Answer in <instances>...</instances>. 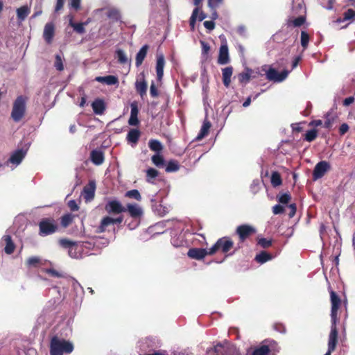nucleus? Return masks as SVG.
<instances>
[{
	"label": "nucleus",
	"mask_w": 355,
	"mask_h": 355,
	"mask_svg": "<svg viewBox=\"0 0 355 355\" xmlns=\"http://www.w3.org/2000/svg\"><path fill=\"white\" fill-rule=\"evenodd\" d=\"M230 62L228 46L227 44H222L219 49L218 63L219 64H226Z\"/></svg>",
	"instance_id": "obj_18"
},
{
	"label": "nucleus",
	"mask_w": 355,
	"mask_h": 355,
	"mask_svg": "<svg viewBox=\"0 0 355 355\" xmlns=\"http://www.w3.org/2000/svg\"><path fill=\"white\" fill-rule=\"evenodd\" d=\"M277 343L273 340H264L261 345L254 349L252 355H275Z\"/></svg>",
	"instance_id": "obj_5"
},
{
	"label": "nucleus",
	"mask_w": 355,
	"mask_h": 355,
	"mask_svg": "<svg viewBox=\"0 0 355 355\" xmlns=\"http://www.w3.org/2000/svg\"><path fill=\"white\" fill-rule=\"evenodd\" d=\"M148 85L144 78L142 80H137L135 83V89L141 98L146 95Z\"/></svg>",
	"instance_id": "obj_26"
},
{
	"label": "nucleus",
	"mask_w": 355,
	"mask_h": 355,
	"mask_svg": "<svg viewBox=\"0 0 355 355\" xmlns=\"http://www.w3.org/2000/svg\"><path fill=\"white\" fill-rule=\"evenodd\" d=\"M96 182L90 180L83 189V197L86 201H90L94 199L95 196Z\"/></svg>",
	"instance_id": "obj_15"
},
{
	"label": "nucleus",
	"mask_w": 355,
	"mask_h": 355,
	"mask_svg": "<svg viewBox=\"0 0 355 355\" xmlns=\"http://www.w3.org/2000/svg\"><path fill=\"white\" fill-rule=\"evenodd\" d=\"M27 101L28 97L23 95L18 96L14 101L10 116L15 122L18 123L24 117Z\"/></svg>",
	"instance_id": "obj_2"
},
{
	"label": "nucleus",
	"mask_w": 355,
	"mask_h": 355,
	"mask_svg": "<svg viewBox=\"0 0 355 355\" xmlns=\"http://www.w3.org/2000/svg\"><path fill=\"white\" fill-rule=\"evenodd\" d=\"M272 241L271 239H267L266 238H261L258 240V245L263 248H268L272 245Z\"/></svg>",
	"instance_id": "obj_50"
},
{
	"label": "nucleus",
	"mask_w": 355,
	"mask_h": 355,
	"mask_svg": "<svg viewBox=\"0 0 355 355\" xmlns=\"http://www.w3.org/2000/svg\"><path fill=\"white\" fill-rule=\"evenodd\" d=\"M223 0H208L209 7L216 8L223 3Z\"/></svg>",
	"instance_id": "obj_60"
},
{
	"label": "nucleus",
	"mask_w": 355,
	"mask_h": 355,
	"mask_svg": "<svg viewBox=\"0 0 355 355\" xmlns=\"http://www.w3.org/2000/svg\"><path fill=\"white\" fill-rule=\"evenodd\" d=\"M103 83L107 84V85H116L119 83L118 78L114 76L109 75L106 76H103Z\"/></svg>",
	"instance_id": "obj_45"
},
{
	"label": "nucleus",
	"mask_w": 355,
	"mask_h": 355,
	"mask_svg": "<svg viewBox=\"0 0 355 355\" xmlns=\"http://www.w3.org/2000/svg\"><path fill=\"white\" fill-rule=\"evenodd\" d=\"M92 107L94 112L98 115L103 114L106 109L105 101L101 98L95 99L92 103Z\"/></svg>",
	"instance_id": "obj_20"
},
{
	"label": "nucleus",
	"mask_w": 355,
	"mask_h": 355,
	"mask_svg": "<svg viewBox=\"0 0 355 355\" xmlns=\"http://www.w3.org/2000/svg\"><path fill=\"white\" fill-rule=\"evenodd\" d=\"M338 331L336 327V323H334V322H331V331L329 336L328 340L329 351L334 352L336 349V345L338 344Z\"/></svg>",
	"instance_id": "obj_12"
},
{
	"label": "nucleus",
	"mask_w": 355,
	"mask_h": 355,
	"mask_svg": "<svg viewBox=\"0 0 355 355\" xmlns=\"http://www.w3.org/2000/svg\"><path fill=\"white\" fill-rule=\"evenodd\" d=\"M39 234L46 236L55 233L58 230V224L51 217L42 218L38 224Z\"/></svg>",
	"instance_id": "obj_3"
},
{
	"label": "nucleus",
	"mask_w": 355,
	"mask_h": 355,
	"mask_svg": "<svg viewBox=\"0 0 355 355\" xmlns=\"http://www.w3.org/2000/svg\"><path fill=\"white\" fill-rule=\"evenodd\" d=\"M180 165L177 161L170 160L166 166V171L167 173L175 172L178 171Z\"/></svg>",
	"instance_id": "obj_39"
},
{
	"label": "nucleus",
	"mask_w": 355,
	"mask_h": 355,
	"mask_svg": "<svg viewBox=\"0 0 355 355\" xmlns=\"http://www.w3.org/2000/svg\"><path fill=\"white\" fill-rule=\"evenodd\" d=\"M148 146L153 151L159 153L163 149L162 143L157 139H150L148 142Z\"/></svg>",
	"instance_id": "obj_35"
},
{
	"label": "nucleus",
	"mask_w": 355,
	"mask_h": 355,
	"mask_svg": "<svg viewBox=\"0 0 355 355\" xmlns=\"http://www.w3.org/2000/svg\"><path fill=\"white\" fill-rule=\"evenodd\" d=\"M16 12L17 19L20 21H23L31 12V8L27 5H25L17 8Z\"/></svg>",
	"instance_id": "obj_27"
},
{
	"label": "nucleus",
	"mask_w": 355,
	"mask_h": 355,
	"mask_svg": "<svg viewBox=\"0 0 355 355\" xmlns=\"http://www.w3.org/2000/svg\"><path fill=\"white\" fill-rule=\"evenodd\" d=\"M54 66L58 71H62L64 69V66L62 63V60L61 57L59 55H55V60L54 62Z\"/></svg>",
	"instance_id": "obj_51"
},
{
	"label": "nucleus",
	"mask_w": 355,
	"mask_h": 355,
	"mask_svg": "<svg viewBox=\"0 0 355 355\" xmlns=\"http://www.w3.org/2000/svg\"><path fill=\"white\" fill-rule=\"evenodd\" d=\"M200 44L202 46V53L205 55H207L210 51L209 44L205 41H200Z\"/></svg>",
	"instance_id": "obj_54"
},
{
	"label": "nucleus",
	"mask_w": 355,
	"mask_h": 355,
	"mask_svg": "<svg viewBox=\"0 0 355 355\" xmlns=\"http://www.w3.org/2000/svg\"><path fill=\"white\" fill-rule=\"evenodd\" d=\"M44 272L51 277H63V275L60 272H58L57 270H55L53 268H46L44 270Z\"/></svg>",
	"instance_id": "obj_52"
},
{
	"label": "nucleus",
	"mask_w": 355,
	"mask_h": 355,
	"mask_svg": "<svg viewBox=\"0 0 355 355\" xmlns=\"http://www.w3.org/2000/svg\"><path fill=\"white\" fill-rule=\"evenodd\" d=\"M233 67L231 66L222 69L223 83L226 87L230 85Z\"/></svg>",
	"instance_id": "obj_25"
},
{
	"label": "nucleus",
	"mask_w": 355,
	"mask_h": 355,
	"mask_svg": "<svg viewBox=\"0 0 355 355\" xmlns=\"http://www.w3.org/2000/svg\"><path fill=\"white\" fill-rule=\"evenodd\" d=\"M90 159L95 165L102 164L105 159L103 152L96 149L92 150L90 153Z\"/></svg>",
	"instance_id": "obj_21"
},
{
	"label": "nucleus",
	"mask_w": 355,
	"mask_h": 355,
	"mask_svg": "<svg viewBox=\"0 0 355 355\" xmlns=\"http://www.w3.org/2000/svg\"><path fill=\"white\" fill-rule=\"evenodd\" d=\"M158 175L159 172L157 170L153 168H149L146 171V181L149 183H153Z\"/></svg>",
	"instance_id": "obj_36"
},
{
	"label": "nucleus",
	"mask_w": 355,
	"mask_h": 355,
	"mask_svg": "<svg viewBox=\"0 0 355 355\" xmlns=\"http://www.w3.org/2000/svg\"><path fill=\"white\" fill-rule=\"evenodd\" d=\"M116 58L120 64H124L128 62L126 54L122 49H117L116 51Z\"/></svg>",
	"instance_id": "obj_40"
},
{
	"label": "nucleus",
	"mask_w": 355,
	"mask_h": 355,
	"mask_svg": "<svg viewBox=\"0 0 355 355\" xmlns=\"http://www.w3.org/2000/svg\"><path fill=\"white\" fill-rule=\"evenodd\" d=\"M125 197L133 198L137 201L141 200V196L137 189H132L125 193Z\"/></svg>",
	"instance_id": "obj_42"
},
{
	"label": "nucleus",
	"mask_w": 355,
	"mask_h": 355,
	"mask_svg": "<svg viewBox=\"0 0 355 355\" xmlns=\"http://www.w3.org/2000/svg\"><path fill=\"white\" fill-rule=\"evenodd\" d=\"M272 255L266 252V251H261L260 253L257 254L255 256L254 260L261 264H263L272 259Z\"/></svg>",
	"instance_id": "obj_30"
},
{
	"label": "nucleus",
	"mask_w": 355,
	"mask_h": 355,
	"mask_svg": "<svg viewBox=\"0 0 355 355\" xmlns=\"http://www.w3.org/2000/svg\"><path fill=\"white\" fill-rule=\"evenodd\" d=\"M216 355H241L239 351L235 347L224 348L221 345L216 346Z\"/></svg>",
	"instance_id": "obj_19"
},
{
	"label": "nucleus",
	"mask_w": 355,
	"mask_h": 355,
	"mask_svg": "<svg viewBox=\"0 0 355 355\" xmlns=\"http://www.w3.org/2000/svg\"><path fill=\"white\" fill-rule=\"evenodd\" d=\"M234 247V241L230 237L224 236L217 240L215 244L209 249V255H212L218 251L223 254L228 253Z\"/></svg>",
	"instance_id": "obj_4"
},
{
	"label": "nucleus",
	"mask_w": 355,
	"mask_h": 355,
	"mask_svg": "<svg viewBox=\"0 0 355 355\" xmlns=\"http://www.w3.org/2000/svg\"><path fill=\"white\" fill-rule=\"evenodd\" d=\"M131 107V112L130 114L138 116L139 114V109H138V105L137 102H133L130 105Z\"/></svg>",
	"instance_id": "obj_57"
},
{
	"label": "nucleus",
	"mask_w": 355,
	"mask_h": 355,
	"mask_svg": "<svg viewBox=\"0 0 355 355\" xmlns=\"http://www.w3.org/2000/svg\"><path fill=\"white\" fill-rule=\"evenodd\" d=\"M65 0H56V5L55 7V12H58L62 9Z\"/></svg>",
	"instance_id": "obj_61"
},
{
	"label": "nucleus",
	"mask_w": 355,
	"mask_h": 355,
	"mask_svg": "<svg viewBox=\"0 0 355 355\" xmlns=\"http://www.w3.org/2000/svg\"><path fill=\"white\" fill-rule=\"evenodd\" d=\"M59 243L63 248L68 249V253L71 257H78V245L75 242L67 239H62L59 241Z\"/></svg>",
	"instance_id": "obj_11"
},
{
	"label": "nucleus",
	"mask_w": 355,
	"mask_h": 355,
	"mask_svg": "<svg viewBox=\"0 0 355 355\" xmlns=\"http://www.w3.org/2000/svg\"><path fill=\"white\" fill-rule=\"evenodd\" d=\"M309 42V35L305 31L301 32V45L304 49H306Z\"/></svg>",
	"instance_id": "obj_49"
},
{
	"label": "nucleus",
	"mask_w": 355,
	"mask_h": 355,
	"mask_svg": "<svg viewBox=\"0 0 355 355\" xmlns=\"http://www.w3.org/2000/svg\"><path fill=\"white\" fill-rule=\"evenodd\" d=\"M331 164L327 161H320L314 167L313 171V180L314 181L322 178L327 172L331 170Z\"/></svg>",
	"instance_id": "obj_9"
},
{
	"label": "nucleus",
	"mask_w": 355,
	"mask_h": 355,
	"mask_svg": "<svg viewBox=\"0 0 355 355\" xmlns=\"http://www.w3.org/2000/svg\"><path fill=\"white\" fill-rule=\"evenodd\" d=\"M209 254V250L204 248H191L187 252L189 257L197 260L203 259L206 255Z\"/></svg>",
	"instance_id": "obj_16"
},
{
	"label": "nucleus",
	"mask_w": 355,
	"mask_h": 355,
	"mask_svg": "<svg viewBox=\"0 0 355 355\" xmlns=\"http://www.w3.org/2000/svg\"><path fill=\"white\" fill-rule=\"evenodd\" d=\"M74 216L71 214H66L60 218V224L62 227L66 228L69 226L73 220Z\"/></svg>",
	"instance_id": "obj_33"
},
{
	"label": "nucleus",
	"mask_w": 355,
	"mask_h": 355,
	"mask_svg": "<svg viewBox=\"0 0 355 355\" xmlns=\"http://www.w3.org/2000/svg\"><path fill=\"white\" fill-rule=\"evenodd\" d=\"M349 125L344 123L339 128V133L340 135H345L349 130Z\"/></svg>",
	"instance_id": "obj_62"
},
{
	"label": "nucleus",
	"mask_w": 355,
	"mask_h": 355,
	"mask_svg": "<svg viewBox=\"0 0 355 355\" xmlns=\"http://www.w3.org/2000/svg\"><path fill=\"white\" fill-rule=\"evenodd\" d=\"M211 125V123L209 121H205L198 135L196 138V140L200 141L202 139L205 137H206L209 133Z\"/></svg>",
	"instance_id": "obj_28"
},
{
	"label": "nucleus",
	"mask_w": 355,
	"mask_h": 355,
	"mask_svg": "<svg viewBox=\"0 0 355 355\" xmlns=\"http://www.w3.org/2000/svg\"><path fill=\"white\" fill-rule=\"evenodd\" d=\"M114 225V223L112 220V217L110 216H104L101 222L99 225L97 227V232L103 233L107 230V227Z\"/></svg>",
	"instance_id": "obj_23"
},
{
	"label": "nucleus",
	"mask_w": 355,
	"mask_h": 355,
	"mask_svg": "<svg viewBox=\"0 0 355 355\" xmlns=\"http://www.w3.org/2000/svg\"><path fill=\"white\" fill-rule=\"evenodd\" d=\"M318 136V130L316 129H312L308 130L304 136V140L309 142L314 141Z\"/></svg>",
	"instance_id": "obj_43"
},
{
	"label": "nucleus",
	"mask_w": 355,
	"mask_h": 355,
	"mask_svg": "<svg viewBox=\"0 0 355 355\" xmlns=\"http://www.w3.org/2000/svg\"><path fill=\"white\" fill-rule=\"evenodd\" d=\"M128 211L130 217L134 219H140L143 216V210L137 204L128 203L125 206V212Z\"/></svg>",
	"instance_id": "obj_13"
},
{
	"label": "nucleus",
	"mask_w": 355,
	"mask_h": 355,
	"mask_svg": "<svg viewBox=\"0 0 355 355\" xmlns=\"http://www.w3.org/2000/svg\"><path fill=\"white\" fill-rule=\"evenodd\" d=\"M331 309V320L334 323H336L338 321V311L341 304V300L337 293L331 291L330 292Z\"/></svg>",
	"instance_id": "obj_8"
},
{
	"label": "nucleus",
	"mask_w": 355,
	"mask_h": 355,
	"mask_svg": "<svg viewBox=\"0 0 355 355\" xmlns=\"http://www.w3.org/2000/svg\"><path fill=\"white\" fill-rule=\"evenodd\" d=\"M26 151L23 149H18L15 151L9 158L8 161L14 164H19L26 155Z\"/></svg>",
	"instance_id": "obj_22"
},
{
	"label": "nucleus",
	"mask_w": 355,
	"mask_h": 355,
	"mask_svg": "<svg viewBox=\"0 0 355 355\" xmlns=\"http://www.w3.org/2000/svg\"><path fill=\"white\" fill-rule=\"evenodd\" d=\"M70 6L76 10H79L80 8V0H71Z\"/></svg>",
	"instance_id": "obj_64"
},
{
	"label": "nucleus",
	"mask_w": 355,
	"mask_h": 355,
	"mask_svg": "<svg viewBox=\"0 0 355 355\" xmlns=\"http://www.w3.org/2000/svg\"><path fill=\"white\" fill-rule=\"evenodd\" d=\"M282 183V180L280 174L277 171L273 172L271 175L272 185L275 187H278V186L281 185Z\"/></svg>",
	"instance_id": "obj_41"
},
{
	"label": "nucleus",
	"mask_w": 355,
	"mask_h": 355,
	"mask_svg": "<svg viewBox=\"0 0 355 355\" xmlns=\"http://www.w3.org/2000/svg\"><path fill=\"white\" fill-rule=\"evenodd\" d=\"M151 159L153 163L157 167L162 166L164 164V159L163 157L159 154L153 155Z\"/></svg>",
	"instance_id": "obj_46"
},
{
	"label": "nucleus",
	"mask_w": 355,
	"mask_h": 355,
	"mask_svg": "<svg viewBox=\"0 0 355 355\" xmlns=\"http://www.w3.org/2000/svg\"><path fill=\"white\" fill-rule=\"evenodd\" d=\"M289 72L290 71L284 69L281 73H279L274 68L270 67L269 69L266 71V77L267 79L270 81L279 83L285 80L287 78Z\"/></svg>",
	"instance_id": "obj_10"
},
{
	"label": "nucleus",
	"mask_w": 355,
	"mask_h": 355,
	"mask_svg": "<svg viewBox=\"0 0 355 355\" xmlns=\"http://www.w3.org/2000/svg\"><path fill=\"white\" fill-rule=\"evenodd\" d=\"M148 49L149 46L148 44H145L140 49L139 52L137 53L135 58V64L137 67H139L142 64L145 58L146 57Z\"/></svg>",
	"instance_id": "obj_24"
},
{
	"label": "nucleus",
	"mask_w": 355,
	"mask_h": 355,
	"mask_svg": "<svg viewBox=\"0 0 355 355\" xmlns=\"http://www.w3.org/2000/svg\"><path fill=\"white\" fill-rule=\"evenodd\" d=\"M41 263V259L38 257H31L26 260V264L28 266L37 267Z\"/></svg>",
	"instance_id": "obj_47"
},
{
	"label": "nucleus",
	"mask_w": 355,
	"mask_h": 355,
	"mask_svg": "<svg viewBox=\"0 0 355 355\" xmlns=\"http://www.w3.org/2000/svg\"><path fill=\"white\" fill-rule=\"evenodd\" d=\"M68 206L69 209L73 211H78L79 209V207L74 200H69L68 202Z\"/></svg>",
	"instance_id": "obj_59"
},
{
	"label": "nucleus",
	"mask_w": 355,
	"mask_h": 355,
	"mask_svg": "<svg viewBox=\"0 0 355 355\" xmlns=\"http://www.w3.org/2000/svg\"><path fill=\"white\" fill-rule=\"evenodd\" d=\"M139 123V121L138 119V116L130 114V116L128 120V124L132 126H137Z\"/></svg>",
	"instance_id": "obj_53"
},
{
	"label": "nucleus",
	"mask_w": 355,
	"mask_h": 355,
	"mask_svg": "<svg viewBox=\"0 0 355 355\" xmlns=\"http://www.w3.org/2000/svg\"><path fill=\"white\" fill-rule=\"evenodd\" d=\"M199 12V8H196L192 12L189 19V25L192 29H194L197 17Z\"/></svg>",
	"instance_id": "obj_48"
},
{
	"label": "nucleus",
	"mask_w": 355,
	"mask_h": 355,
	"mask_svg": "<svg viewBox=\"0 0 355 355\" xmlns=\"http://www.w3.org/2000/svg\"><path fill=\"white\" fill-rule=\"evenodd\" d=\"M272 212L275 215L283 214L284 212V208L280 205H275L272 207Z\"/></svg>",
	"instance_id": "obj_55"
},
{
	"label": "nucleus",
	"mask_w": 355,
	"mask_h": 355,
	"mask_svg": "<svg viewBox=\"0 0 355 355\" xmlns=\"http://www.w3.org/2000/svg\"><path fill=\"white\" fill-rule=\"evenodd\" d=\"M55 35V24L53 22L46 23L44 28L43 37L45 42L51 44Z\"/></svg>",
	"instance_id": "obj_14"
},
{
	"label": "nucleus",
	"mask_w": 355,
	"mask_h": 355,
	"mask_svg": "<svg viewBox=\"0 0 355 355\" xmlns=\"http://www.w3.org/2000/svg\"><path fill=\"white\" fill-rule=\"evenodd\" d=\"M251 73H252V70L250 69H247L246 72L240 73L238 75V78H239V82L243 84L248 83L250 80Z\"/></svg>",
	"instance_id": "obj_37"
},
{
	"label": "nucleus",
	"mask_w": 355,
	"mask_h": 355,
	"mask_svg": "<svg viewBox=\"0 0 355 355\" xmlns=\"http://www.w3.org/2000/svg\"><path fill=\"white\" fill-rule=\"evenodd\" d=\"M277 201L282 204H288L291 200V194L288 193H284L279 194L277 196Z\"/></svg>",
	"instance_id": "obj_44"
},
{
	"label": "nucleus",
	"mask_w": 355,
	"mask_h": 355,
	"mask_svg": "<svg viewBox=\"0 0 355 355\" xmlns=\"http://www.w3.org/2000/svg\"><path fill=\"white\" fill-rule=\"evenodd\" d=\"M3 239L6 242L4 251L7 254H11L15 249V245L12 240V237L10 235H5Z\"/></svg>",
	"instance_id": "obj_29"
},
{
	"label": "nucleus",
	"mask_w": 355,
	"mask_h": 355,
	"mask_svg": "<svg viewBox=\"0 0 355 355\" xmlns=\"http://www.w3.org/2000/svg\"><path fill=\"white\" fill-rule=\"evenodd\" d=\"M305 21V17L301 15L295 19H289L287 21V25L288 26L300 27L304 24Z\"/></svg>",
	"instance_id": "obj_32"
},
{
	"label": "nucleus",
	"mask_w": 355,
	"mask_h": 355,
	"mask_svg": "<svg viewBox=\"0 0 355 355\" xmlns=\"http://www.w3.org/2000/svg\"><path fill=\"white\" fill-rule=\"evenodd\" d=\"M87 23H75L72 19L69 21V25L73 27V30L79 34H83L85 33V26L87 25Z\"/></svg>",
	"instance_id": "obj_34"
},
{
	"label": "nucleus",
	"mask_w": 355,
	"mask_h": 355,
	"mask_svg": "<svg viewBox=\"0 0 355 355\" xmlns=\"http://www.w3.org/2000/svg\"><path fill=\"white\" fill-rule=\"evenodd\" d=\"M150 94L151 96H153V97H157L159 94L157 89L153 82L150 85Z\"/></svg>",
	"instance_id": "obj_58"
},
{
	"label": "nucleus",
	"mask_w": 355,
	"mask_h": 355,
	"mask_svg": "<svg viewBox=\"0 0 355 355\" xmlns=\"http://www.w3.org/2000/svg\"><path fill=\"white\" fill-rule=\"evenodd\" d=\"M274 329L280 332V333H285L286 332V328L284 325L280 323H276L274 324Z\"/></svg>",
	"instance_id": "obj_63"
},
{
	"label": "nucleus",
	"mask_w": 355,
	"mask_h": 355,
	"mask_svg": "<svg viewBox=\"0 0 355 355\" xmlns=\"http://www.w3.org/2000/svg\"><path fill=\"white\" fill-rule=\"evenodd\" d=\"M165 65V59L162 53L157 55L156 60V73L158 80H161L164 76V67Z\"/></svg>",
	"instance_id": "obj_17"
},
{
	"label": "nucleus",
	"mask_w": 355,
	"mask_h": 355,
	"mask_svg": "<svg viewBox=\"0 0 355 355\" xmlns=\"http://www.w3.org/2000/svg\"><path fill=\"white\" fill-rule=\"evenodd\" d=\"M49 347L50 355L69 354L74 348L72 343L64 339H60L57 336L51 338Z\"/></svg>",
	"instance_id": "obj_1"
},
{
	"label": "nucleus",
	"mask_w": 355,
	"mask_h": 355,
	"mask_svg": "<svg viewBox=\"0 0 355 355\" xmlns=\"http://www.w3.org/2000/svg\"><path fill=\"white\" fill-rule=\"evenodd\" d=\"M104 209L110 215H118L125 212V206L116 199L108 200L105 203Z\"/></svg>",
	"instance_id": "obj_6"
},
{
	"label": "nucleus",
	"mask_w": 355,
	"mask_h": 355,
	"mask_svg": "<svg viewBox=\"0 0 355 355\" xmlns=\"http://www.w3.org/2000/svg\"><path fill=\"white\" fill-rule=\"evenodd\" d=\"M203 25L209 31L214 30L215 28V23L213 20L205 21Z\"/></svg>",
	"instance_id": "obj_56"
},
{
	"label": "nucleus",
	"mask_w": 355,
	"mask_h": 355,
	"mask_svg": "<svg viewBox=\"0 0 355 355\" xmlns=\"http://www.w3.org/2000/svg\"><path fill=\"white\" fill-rule=\"evenodd\" d=\"M355 19V10L353 8H348L344 13L343 14V19L340 20V21H346L349 20Z\"/></svg>",
	"instance_id": "obj_38"
},
{
	"label": "nucleus",
	"mask_w": 355,
	"mask_h": 355,
	"mask_svg": "<svg viewBox=\"0 0 355 355\" xmlns=\"http://www.w3.org/2000/svg\"><path fill=\"white\" fill-rule=\"evenodd\" d=\"M141 132L137 129H131L126 137V139L128 142L132 144H137L139 139Z\"/></svg>",
	"instance_id": "obj_31"
},
{
	"label": "nucleus",
	"mask_w": 355,
	"mask_h": 355,
	"mask_svg": "<svg viewBox=\"0 0 355 355\" xmlns=\"http://www.w3.org/2000/svg\"><path fill=\"white\" fill-rule=\"evenodd\" d=\"M255 232V228L247 224L241 225L236 229V234L239 236L240 243L245 242L247 239L253 235Z\"/></svg>",
	"instance_id": "obj_7"
}]
</instances>
